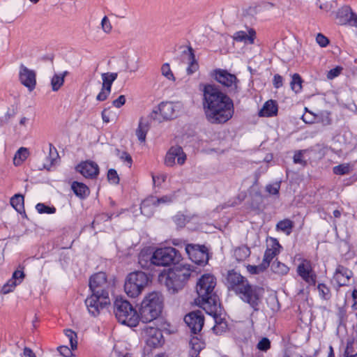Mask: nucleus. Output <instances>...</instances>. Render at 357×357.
<instances>
[{
	"instance_id": "49530a36",
	"label": "nucleus",
	"mask_w": 357,
	"mask_h": 357,
	"mask_svg": "<svg viewBox=\"0 0 357 357\" xmlns=\"http://www.w3.org/2000/svg\"><path fill=\"white\" fill-rule=\"evenodd\" d=\"M161 73L163 76L169 80H174L175 77L172 72L169 64L168 63H164L161 67Z\"/></svg>"
},
{
	"instance_id": "8fccbe9b",
	"label": "nucleus",
	"mask_w": 357,
	"mask_h": 357,
	"mask_svg": "<svg viewBox=\"0 0 357 357\" xmlns=\"http://www.w3.org/2000/svg\"><path fill=\"white\" fill-rule=\"evenodd\" d=\"M280 188V183L276 182L273 184H269L266 187V191L271 195H278Z\"/></svg>"
},
{
	"instance_id": "69168bd1",
	"label": "nucleus",
	"mask_w": 357,
	"mask_h": 357,
	"mask_svg": "<svg viewBox=\"0 0 357 357\" xmlns=\"http://www.w3.org/2000/svg\"><path fill=\"white\" fill-rule=\"evenodd\" d=\"M50 146V158L51 160V162L52 163L54 160L55 159V157L58 156V153L56 149V148L52 145V144H49Z\"/></svg>"
},
{
	"instance_id": "5701e85b",
	"label": "nucleus",
	"mask_w": 357,
	"mask_h": 357,
	"mask_svg": "<svg viewBox=\"0 0 357 357\" xmlns=\"http://www.w3.org/2000/svg\"><path fill=\"white\" fill-rule=\"evenodd\" d=\"M273 6L274 5L269 2H261L259 4L252 5L243 10V15L252 17L259 12L270 10Z\"/></svg>"
},
{
	"instance_id": "052dcab7",
	"label": "nucleus",
	"mask_w": 357,
	"mask_h": 357,
	"mask_svg": "<svg viewBox=\"0 0 357 357\" xmlns=\"http://www.w3.org/2000/svg\"><path fill=\"white\" fill-rule=\"evenodd\" d=\"M126 102V97L123 95H121L118 98L115 99L112 102L113 106L116 108H120Z\"/></svg>"
},
{
	"instance_id": "dca6fc26",
	"label": "nucleus",
	"mask_w": 357,
	"mask_h": 357,
	"mask_svg": "<svg viewBox=\"0 0 357 357\" xmlns=\"http://www.w3.org/2000/svg\"><path fill=\"white\" fill-rule=\"evenodd\" d=\"M176 159L180 165H183L186 160V155L181 146H175L169 149L165 158V165L172 167L176 164Z\"/></svg>"
},
{
	"instance_id": "39448f33",
	"label": "nucleus",
	"mask_w": 357,
	"mask_h": 357,
	"mask_svg": "<svg viewBox=\"0 0 357 357\" xmlns=\"http://www.w3.org/2000/svg\"><path fill=\"white\" fill-rule=\"evenodd\" d=\"M162 305L163 298L159 292L149 293L141 303L139 317L143 322H151L156 319L162 312Z\"/></svg>"
},
{
	"instance_id": "5fc2aeb1",
	"label": "nucleus",
	"mask_w": 357,
	"mask_h": 357,
	"mask_svg": "<svg viewBox=\"0 0 357 357\" xmlns=\"http://www.w3.org/2000/svg\"><path fill=\"white\" fill-rule=\"evenodd\" d=\"M318 289L320 295L325 299L329 298L330 290L324 284H319L318 285Z\"/></svg>"
},
{
	"instance_id": "a878e982",
	"label": "nucleus",
	"mask_w": 357,
	"mask_h": 357,
	"mask_svg": "<svg viewBox=\"0 0 357 357\" xmlns=\"http://www.w3.org/2000/svg\"><path fill=\"white\" fill-rule=\"evenodd\" d=\"M278 105L275 100H270L266 101L261 109L259 112L260 116L271 117L278 114Z\"/></svg>"
},
{
	"instance_id": "79ce46f5",
	"label": "nucleus",
	"mask_w": 357,
	"mask_h": 357,
	"mask_svg": "<svg viewBox=\"0 0 357 357\" xmlns=\"http://www.w3.org/2000/svg\"><path fill=\"white\" fill-rule=\"evenodd\" d=\"M267 268L266 262H261L257 266L248 265L246 267L247 271L251 274H259L265 271Z\"/></svg>"
},
{
	"instance_id": "4d7b16f0",
	"label": "nucleus",
	"mask_w": 357,
	"mask_h": 357,
	"mask_svg": "<svg viewBox=\"0 0 357 357\" xmlns=\"http://www.w3.org/2000/svg\"><path fill=\"white\" fill-rule=\"evenodd\" d=\"M101 26H102V29L104 31V32H105L107 33H109L112 30L111 23L107 16H105L102 18V22H101Z\"/></svg>"
},
{
	"instance_id": "774afa93",
	"label": "nucleus",
	"mask_w": 357,
	"mask_h": 357,
	"mask_svg": "<svg viewBox=\"0 0 357 357\" xmlns=\"http://www.w3.org/2000/svg\"><path fill=\"white\" fill-rule=\"evenodd\" d=\"M351 347V344H349L348 347H346V349L344 351V356L345 357H357V353L354 354V353L351 354V351H349Z\"/></svg>"
},
{
	"instance_id": "9d476101",
	"label": "nucleus",
	"mask_w": 357,
	"mask_h": 357,
	"mask_svg": "<svg viewBox=\"0 0 357 357\" xmlns=\"http://www.w3.org/2000/svg\"><path fill=\"white\" fill-rule=\"evenodd\" d=\"M178 105H175L172 102H162L153 109L151 114V117L159 122L163 120H169L175 118L178 111Z\"/></svg>"
},
{
	"instance_id": "ddd939ff",
	"label": "nucleus",
	"mask_w": 357,
	"mask_h": 357,
	"mask_svg": "<svg viewBox=\"0 0 357 357\" xmlns=\"http://www.w3.org/2000/svg\"><path fill=\"white\" fill-rule=\"evenodd\" d=\"M142 334L146 345L151 348L159 347L164 343L162 333L158 328L146 326L144 328Z\"/></svg>"
},
{
	"instance_id": "7c9ffc66",
	"label": "nucleus",
	"mask_w": 357,
	"mask_h": 357,
	"mask_svg": "<svg viewBox=\"0 0 357 357\" xmlns=\"http://www.w3.org/2000/svg\"><path fill=\"white\" fill-rule=\"evenodd\" d=\"M190 357H199V354L200 351L204 348V343L202 342L199 338L194 337L190 341Z\"/></svg>"
},
{
	"instance_id": "e2e57ef3",
	"label": "nucleus",
	"mask_w": 357,
	"mask_h": 357,
	"mask_svg": "<svg viewBox=\"0 0 357 357\" xmlns=\"http://www.w3.org/2000/svg\"><path fill=\"white\" fill-rule=\"evenodd\" d=\"M282 82L283 78L282 76L278 74L274 75L273 83L275 88L279 89L282 86Z\"/></svg>"
},
{
	"instance_id": "473e14b6",
	"label": "nucleus",
	"mask_w": 357,
	"mask_h": 357,
	"mask_svg": "<svg viewBox=\"0 0 357 357\" xmlns=\"http://www.w3.org/2000/svg\"><path fill=\"white\" fill-rule=\"evenodd\" d=\"M68 74V71H64L61 74H55L51 79V86L54 91H57L64 83V78Z\"/></svg>"
},
{
	"instance_id": "0e129e2a",
	"label": "nucleus",
	"mask_w": 357,
	"mask_h": 357,
	"mask_svg": "<svg viewBox=\"0 0 357 357\" xmlns=\"http://www.w3.org/2000/svg\"><path fill=\"white\" fill-rule=\"evenodd\" d=\"M58 351L60 354L64 357H68L71 354L70 349L66 346H60L58 347Z\"/></svg>"
},
{
	"instance_id": "2eb2a0df",
	"label": "nucleus",
	"mask_w": 357,
	"mask_h": 357,
	"mask_svg": "<svg viewBox=\"0 0 357 357\" xmlns=\"http://www.w3.org/2000/svg\"><path fill=\"white\" fill-rule=\"evenodd\" d=\"M227 281L228 288L233 290L236 294L242 292L243 289L249 284L245 278L234 271L228 272Z\"/></svg>"
},
{
	"instance_id": "f8f14e48",
	"label": "nucleus",
	"mask_w": 357,
	"mask_h": 357,
	"mask_svg": "<svg viewBox=\"0 0 357 357\" xmlns=\"http://www.w3.org/2000/svg\"><path fill=\"white\" fill-rule=\"evenodd\" d=\"M173 199V195H164L160 198L154 196L149 197L141 204V213L147 217H150L153 215V207H156L160 204L171 203Z\"/></svg>"
},
{
	"instance_id": "9b49d317",
	"label": "nucleus",
	"mask_w": 357,
	"mask_h": 357,
	"mask_svg": "<svg viewBox=\"0 0 357 357\" xmlns=\"http://www.w3.org/2000/svg\"><path fill=\"white\" fill-rule=\"evenodd\" d=\"M264 293L262 288L252 286L248 284L245 288L243 289L242 292L238 295L244 301L248 303L255 310H258V305L261 301Z\"/></svg>"
},
{
	"instance_id": "2f4dec72",
	"label": "nucleus",
	"mask_w": 357,
	"mask_h": 357,
	"mask_svg": "<svg viewBox=\"0 0 357 357\" xmlns=\"http://www.w3.org/2000/svg\"><path fill=\"white\" fill-rule=\"evenodd\" d=\"M118 74L116 73H104L101 77L102 79V88L111 91L113 82L116 79Z\"/></svg>"
},
{
	"instance_id": "c03bdc74",
	"label": "nucleus",
	"mask_w": 357,
	"mask_h": 357,
	"mask_svg": "<svg viewBox=\"0 0 357 357\" xmlns=\"http://www.w3.org/2000/svg\"><path fill=\"white\" fill-rule=\"evenodd\" d=\"M65 335L68 337L71 349L75 350L77 347V334L70 329H67L65 331Z\"/></svg>"
},
{
	"instance_id": "cd10ccee",
	"label": "nucleus",
	"mask_w": 357,
	"mask_h": 357,
	"mask_svg": "<svg viewBox=\"0 0 357 357\" xmlns=\"http://www.w3.org/2000/svg\"><path fill=\"white\" fill-rule=\"evenodd\" d=\"M220 311V307L218 310L215 314H208L210 316L213 317L215 326L213 328V331L216 334H221L225 332L227 328V322L219 316V312Z\"/></svg>"
},
{
	"instance_id": "f704fd0d",
	"label": "nucleus",
	"mask_w": 357,
	"mask_h": 357,
	"mask_svg": "<svg viewBox=\"0 0 357 357\" xmlns=\"http://www.w3.org/2000/svg\"><path fill=\"white\" fill-rule=\"evenodd\" d=\"M196 218L195 216H186L181 213H177L176 215L173 217V221L176 225L178 228H183L186 223L190 222L191 220Z\"/></svg>"
},
{
	"instance_id": "72a5a7b5",
	"label": "nucleus",
	"mask_w": 357,
	"mask_h": 357,
	"mask_svg": "<svg viewBox=\"0 0 357 357\" xmlns=\"http://www.w3.org/2000/svg\"><path fill=\"white\" fill-rule=\"evenodd\" d=\"M11 206L19 213L24 211V196L20 194L15 195L10 199Z\"/></svg>"
},
{
	"instance_id": "603ef678",
	"label": "nucleus",
	"mask_w": 357,
	"mask_h": 357,
	"mask_svg": "<svg viewBox=\"0 0 357 357\" xmlns=\"http://www.w3.org/2000/svg\"><path fill=\"white\" fill-rule=\"evenodd\" d=\"M165 243L170 244L172 243V245H200L199 244H193V243H188L185 241L178 239V238H174L172 240H167L165 241Z\"/></svg>"
},
{
	"instance_id": "bb28decb",
	"label": "nucleus",
	"mask_w": 357,
	"mask_h": 357,
	"mask_svg": "<svg viewBox=\"0 0 357 357\" xmlns=\"http://www.w3.org/2000/svg\"><path fill=\"white\" fill-rule=\"evenodd\" d=\"M256 32L253 29H250L248 33L244 31H239L234 33V39L238 42L253 44Z\"/></svg>"
},
{
	"instance_id": "b1692460",
	"label": "nucleus",
	"mask_w": 357,
	"mask_h": 357,
	"mask_svg": "<svg viewBox=\"0 0 357 357\" xmlns=\"http://www.w3.org/2000/svg\"><path fill=\"white\" fill-rule=\"evenodd\" d=\"M353 273L343 266L338 265L335 273V278L340 285H344L351 278Z\"/></svg>"
},
{
	"instance_id": "f257e3e1",
	"label": "nucleus",
	"mask_w": 357,
	"mask_h": 357,
	"mask_svg": "<svg viewBox=\"0 0 357 357\" xmlns=\"http://www.w3.org/2000/svg\"><path fill=\"white\" fill-rule=\"evenodd\" d=\"M202 107L206 120L212 124H222L234 114L232 99L214 84H201Z\"/></svg>"
},
{
	"instance_id": "f3484780",
	"label": "nucleus",
	"mask_w": 357,
	"mask_h": 357,
	"mask_svg": "<svg viewBox=\"0 0 357 357\" xmlns=\"http://www.w3.org/2000/svg\"><path fill=\"white\" fill-rule=\"evenodd\" d=\"M19 79L22 85L31 91L36 85V73L34 70L21 64L19 71Z\"/></svg>"
},
{
	"instance_id": "1a4fd4ad",
	"label": "nucleus",
	"mask_w": 357,
	"mask_h": 357,
	"mask_svg": "<svg viewBox=\"0 0 357 357\" xmlns=\"http://www.w3.org/2000/svg\"><path fill=\"white\" fill-rule=\"evenodd\" d=\"M211 77L226 88L229 93H237L239 80L234 74H231L225 69L216 68L210 73Z\"/></svg>"
},
{
	"instance_id": "412c9836",
	"label": "nucleus",
	"mask_w": 357,
	"mask_h": 357,
	"mask_svg": "<svg viewBox=\"0 0 357 357\" xmlns=\"http://www.w3.org/2000/svg\"><path fill=\"white\" fill-rule=\"evenodd\" d=\"M24 278V273L22 271H15L13 274L12 278L3 286L1 289L2 293L3 294H7L13 291L15 287L21 283Z\"/></svg>"
},
{
	"instance_id": "13d9d810",
	"label": "nucleus",
	"mask_w": 357,
	"mask_h": 357,
	"mask_svg": "<svg viewBox=\"0 0 357 357\" xmlns=\"http://www.w3.org/2000/svg\"><path fill=\"white\" fill-rule=\"evenodd\" d=\"M110 93L111 91H107V89L102 88L101 91L96 96V100L98 101H104L107 98Z\"/></svg>"
},
{
	"instance_id": "aec40b11",
	"label": "nucleus",
	"mask_w": 357,
	"mask_h": 357,
	"mask_svg": "<svg viewBox=\"0 0 357 357\" xmlns=\"http://www.w3.org/2000/svg\"><path fill=\"white\" fill-rule=\"evenodd\" d=\"M76 170L86 178H93L99 174L98 165L92 161H86L76 167Z\"/></svg>"
},
{
	"instance_id": "338daca9",
	"label": "nucleus",
	"mask_w": 357,
	"mask_h": 357,
	"mask_svg": "<svg viewBox=\"0 0 357 357\" xmlns=\"http://www.w3.org/2000/svg\"><path fill=\"white\" fill-rule=\"evenodd\" d=\"M23 354L24 357H36L33 351L30 348L28 347H25L24 349Z\"/></svg>"
},
{
	"instance_id": "4be33fe9",
	"label": "nucleus",
	"mask_w": 357,
	"mask_h": 357,
	"mask_svg": "<svg viewBox=\"0 0 357 357\" xmlns=\"http://www.w3.org/2000/svg\"><path fill=\"white\" fill-rule=\"evenodd\" d=\"M298 275L307 283L314 284L315 278L308 262L304 261L299 264L297 268Z\"/></svg>"
},
{
	"instance_id": "bf43d9fd",
	"label": "nucleus",
	"mask_w": 357,
	"mask_h": 357,
	"mask_svg": "<svg viewBox=\"0 0 357 357\" xmlns=\"http://www.w3.org/2000/svg\"><path fill=\"white\" fill-rule=\"evenodd\" d=\"M316 40L321 47H326L329 43L328 39L321 33L317 34Z\"/></svg>"
},
{
	"instance_id": "680f3d73",
	"label": "nucleus",
	"mask_w": 357,
	"mask_h": 357,
	"mask_svg": "<svg viewBox=\"0 0 357 357\" xmlns=\"http://www.w3.org/2000/svg\"><path fill=\"white\" fill-rule=\"evenodd\" d=\"M315 116L311 112L305 113L302 116L303 121L306 123H312L315 120Z\"/></svg>"
},
{
	"instance_id": "37998d69",
	"label": "nucleus",
	"mask_w": 357,
	"mask_h": 357,
	"mask_svg": "<svg viewBox=\"0 0 357 357\" xmlns=\"http://www.w3.org/2000/svg\"><path fill=\"white\" fill-rule=\"evenodd\" d=\"M250 254V251L249 247H237L234 250V255L239 260L246 258Z\"/></svg>"
},
{
	"instance_id": "393cba45",
	"label": "nucleus",
	"mask_w": 357,
	"mask_h": 357,
	"mask_svg": "<svg viewBox=\"0 0 357 357\" xmlns=\"http://www.w3.org/2000/svg\"><path fill=\"white\" fill-rule=\"evenodd\" d=\"M183 53L188 56V66L187 68V73L192 75L199 69V64L195 59L194 51L191 47H188Z\"/></svg>"
},
{
	"instance_id": "58836bf2",
	"label": "nucleus",
	"mask_w": 357,
	"mask_h": 357,
	"mask_svg": "<svg viewBox=\"0 0 357 357\" xmlns=\"http://www.w3.org/2000/svg\"><path fill=\"white\" fill-rule=\"evenodd\" d=\"M302 82L301 76L298 73H294L290 83L291 89L296 93L300 92L302 89Z\"/></svg>"
},
{
	"instance_id": "0eeeda50",
	"label": "nucleus",
	"mask_w": 357,
	"mask_h": 357,
	"mask_svg": "<svg viewBox=\"0 0 357 357\" xmlns=\"http://www.w3.org/2000/svg\"><path fill=\"white\" fill-rule=\"evenodd\" d=\"M114 313L118 321L130 327L136 326L139 314L132 305L127 301L116 299L114 303Z\"/></svg>"
},
{
	"instance_id": "ea45409f",
	"label": "nucleus",
	"mask_w": 357,
	"mask_h": 357,
	"mask_svg": "<svg viewBox=\"0 0 357 357\" xmlns=\"http://www.w3.org/2000/svg\"><path fill=\"white\" fill-rule=\"evenodd\" d=\"M29 154L26 148L21 147L17 151L14 157V164L15 165H20L27 158Z\"/></svg>"
},
{
	"instance_id": "6e6d98bb",
	"label": "nucleus",
	"mask_w": 357,
	"mask_h": 357,
	"mask_svg": "<svg viewBox=\"0 0 357 357\" xmlns=\"http://www.w3.org/2000/svg\"><path fill=\"white\" fill-rule=\"evenodd\" d=\"M342 70V67L337 66L331 70H330L327 73V78L329 79H333L335 77H337Z\"/></svg>"
},
{
	"instance_id": "c85d7f7f",
	"label": "nucleus",
	"mask_w": 357,
	"mask_h": 357,
	"mask_svg": "<svg viewBox=\"0 0 357 357\" xmlns=\"http://www.w3.org/2000/svg\"><path fill=\"white\" fill-rule=\"evenodd\" d=\"M71 188L74 193L81 199L86 198L90 193L89 188L83 183L73 181Z\"/></svg>"
},
{
	"instance_id": "e433bc0d",
	"label": "nucleus",
	"mask_w": 357,
	"mask_h": 357,
	"mask_svg": "<svg viewBox=\"0 0 357 357\" xmlns=\"http://www.w3.org/2000/svg\"><path fill=\"white\" fill-rule=\"evenodd\" d=\"M280 250L279 248L276 247H272L271 248H267L262 260V262H266V266L268 267L270 265V262L271 260L278 255Z\"/></svg>"
},
{
	"instance_id": "6ab92c4d",
	"label": "nucleus",
	"mask_w": 357,
	"mask_h": 357,
	"mask_svg": "<svg viewBox=\"0 0 357 357\" xmlns=\"http://www.w3.org/2000/svg\"><path fill=\"white\" fill-rule=\"evenodd\" d=\"M337 23L341 25L349 24L357 27V15L349 6H344L337 13Z\"/></svg>"
},
{
	"instance_id": "a211bd4d",
	"label": "nucleus",
	"mask_w": 357,
	"mask_h": 357,
	"mask_svg": "<svg viewBox=\"0 0 357 357\" xmlns=\"http://www.w3.org/2000/svg\"><path fill=\"white\" fill-rule=\"evenodd\" d=\"M184 321L194 333L199 332L204 322L202 312L199 310L193 311L185 315Z\"/></svg>"
},
{
	"instance_id": "de8ad7c7",
	"label": "nucleus",
	"mask_w": 357,
	"mask_h": 357,
	"mask_svg": "<svg viewBox=\"0 0 357 357\" xmlns=\"http://www.w3.org/2000/svg\"><path fill=\"white\" fill-rule=\"evenodd\" d=\"M306 150H300L295 153L294 155V162L296 164H301L303 166H305L307 162L303 160V154L306 153Z\"/></svg>"
},
{
	"instance_id": "20e7f679",
	"label": "nucleus",
	"mask_w": 357,
	"mask_h": 357,
	"mask_svg": "<svg viewBox=\"0 0 357 357\" xmlns=\"http://www.w3.org/2000/svg\"><path fill=\"white\" fill-rule=\"evenodd\" d=\"M215 285V278L210 274L202 275L197 283L199 297L196 302L207 314H215L219 309L217 296L213 293Z\"/></svg>"
},
{
	"instance_id": "c756f323",
	"label": "nucleus",
	"mask_w": 357,
	"mask_h": 357,
	"mask_svg": "<svg viewBox=\"0 0 357 357\" xmlns=\"http://www.w3.org/2000/svg\"><path fill=\"white\" fill-rule=\"evenodd\" d=\"M149 129V123L143 118H141L136 130V135L140 142H144L147 132Z\"/></svg>"
},
{
	"instance_id": "c9c22d12",
	"label": "nucleus",
	"mask_w": 357,
	"mask_h": 357,
	"mask_svg": "<svg viewBox=\"0 0 357 357\" xmlns=\"http://www.w3.org/2000/svg\"><path fill=\"white\" fill-rule=\"evenodd\" d=\"M294 224L293 222L289 219H284L283 220L280 221L277 225L276 228L278 230H280L289 235L292 230Z\"/></svg>"
},
{
	"instance_id": "a19ab883",
	"label": "nucleus",
	"mask_w": 357,
	"mask_h": 357,
	"mask_svg": "<svg viewBox=\"0 0 357 357\" xmlns=\"http://www.w3.org/2000/svg\"><path fill=\"white\" fill-rule=\"evenodd\" d=\"M333 171L335 174L344 175L350 173L351 168L349 164L344 163L334 167Z\"/></svg>"
},
{
	"instance_id": "3c124183",
	"label": "nucleus",
	"mask_w": 357,
	"mask_h": 357,
	"mask_svg": "<svg viewBox=\"0 0 357 357\" xmlns=\"http://www.w3.org/2000/svg\"><path fill=\"white\" fill-rule=\"evenodd\" d=\"M107 178L109 182L117 184L119 182V177L116 171L114 169H110L107 173Z\"/></svg>"
},
{
	"instance_id": "7ed1b4c3",
	"label": "nucleus",
	"mask_w": 357,
	"mask_h": 357,
	"mask_svg": "<svg viewBox=\"0 0 357 357\" xmlns=\"http://www.w3.org/2000/svg\"><path fill=\"white\" fill-rule=\"evenodd\" d=\"M181 255L174 247H160L155 250L150 247L143 248L138 258L140 266L153 270L155 266H167L180 261Z\"/></svg>"
},
{
	"instance_id": "423d86ee",
	"label": "nucleus",
	"mask_w": 357,
	"mask_h": 357,
	"mask_svg": "<svg viewBox=\"0 0 357 357\" xmlns=\"http://www.w3.org/2000/svg\"><path fill=\"white\" fill-rule=\"evenodd\" d=\"M191 273L189 265L180 264L170 269L167 274L161 275L160 280H165L167 288L172 293H175L185 286Z\"/></svg>"
},
{
	"instance_id": "864d4df0",
	"label": "nucleus",
	"mask_w": 357,
	"mask_h": 357,
	"mask_svg": "<svg viewBox=\"0 0 357 357\" xmlns=\"http://www.w3.org/2000/svg\"><path fill=\"white\" fill-rule=\"evenodd\" d=\"M270 340L266 337H264L259 342L257 347L261 351H266L270 348Z\"/></svg>"
},
{
	"instance_id": "6e6552de",
	"label": "nucleus",
	"mask_w": 357,
	"mask_h": 357,
	"mask_svg": "<svg viewBox=\"0 0 357 357\" xmlns=\"http://www.w3.org/2000/svg\"><path fill=\"white\" fill-rule=\"evenodd\" d=\"M148 275L142 271L130 273L125 282L124 290L126 294L132 298L138 296L149 283Z\"/></svg>"
},
{
	"instance_id": "4468645a",
	"label": "nucleus",
	"mask_w": 357,
	"mask_h": 357,
	"mask_svg": "<svg viewBox=\"0 0 357 357\" xmlns=\"http://www.w3.org/2000/svg\"><path fill=\"white\" fill-rule=\"evenodd\" d=\"M184 248L193 262L199 265L207 264L209 259L207 247H184Z\"/></svg>"
},
{
	"instance_id": "a18cd8bd",
	"label": "nucleus",
	"mask_w": 357,
	"mask_h": 357,
	"mask_svg": "<svg viewBox=\"0 0 357 357\" xmlns=\"http://www.w3.org/2000/svg\"><path fill=\"white\" fill-rule=\"evenodd\" d=\"M36 208L38 211L39 213H47V214H52L54 213L56 211V208L54 207H50L48 206H46L45 204L43 203H38L36 206Z\"/></svg>"
},
{
	"instance_id": "f03ea898",
	"label": "nucleus",
	"mask_w": 357,
	"mask_h": 357,
	"mask_svg": "<svg viewBox=\"0 0 357 357\" xmlns=\"http://www.w3.org/2000/svg\"><path fill=\"white\" fill-rule=\"evenodd\" d=\"M110 283L105 273L99 272L90 278L89 288L92 294L85 300L86 306L93 316H97L100 310L110 303L109 289Z\"/></svg>"
},
{
	"instance_id": "09e8293b",
	"label": "nucleus",
	"mask_w": 357,
	"mask_h": 357,
	"mask_svg": "<svg viewBox=\"0 0 357 357\" xmlns=\"http://www.w3.org/2000/svg\"><path fill=\"white\" fill-rule=\"evenodd\" d=\"M116 155L120 158V159L123 162H127L128 167H130L132 162L131 155L126 151H120L119 149H116Z\"/></svg>"
},
{
	"instance_id": "4c0bfd02",
	"label": "nucleus",
	"mask_w": 357,
	"mask_h": 357,
	"mask_svg": "<svg viewBox=\"0 0 357 357\" xmlns=\"http://www.w3.org/2000/svg\"><path fill=\"white\" fill-rule=\"evenodd\" d=\"M271 270L278 275H286L289 272V267L280 261H274L271 265Z\"/></svg>"
}]
</instances>
